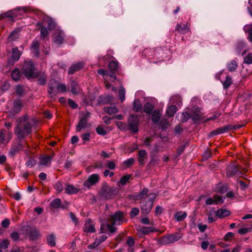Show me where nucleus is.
Listing matches in <instances>:
<instances>
[{
    "instance_id": "f257e3e1",
    "label": "nucleus",
    "mask_w": 252,
    "mask_h": 252,
    "mask_svg": "<svg viewBox=\"0 0 252 252\" xmlns=\"http://www.w3.org/2000/svg\"><path fill=\"white\" fill-rule=\"evenodd\" d=\"M31 131L32 124L26 116L17 120L14 130L16 138L23 140L30 134Z\"/></svg>"
},
{
    "instance_id": "f03ea898",
    "label": "nucleus",
    "mask_w": 252,
    "mask_h": 252,
    "mask_svg": "<svg viewBox=\"0 0 252 252\" xmlns=\"http://www.w3.org/2000/svg\"><path fill=\"white\" fill-rule=\"evenodd\" d=\"M22 72L29 79L35 78L37 76L35 65L31 61L24 62L22 67Z\"/></svg>"
},
{
    "instance_id": "7ed1b4c3",
    "label": "nucleus",
    "mask_w": 252,
    "mask_h": 252,
    "mask_svg": "<svg viewBox=\"0 0 252 252\" xmlns=\"http://www.w3.org/2000/svg\"><path fill=\"white\" fill-rule=\"evenodd\" d=\"M156 195L155 193H151L149 194L148 197L149 200H142L140 202L141 209L143 211V213L146 214H148L150 212L152 206L153 201L156 198Z\"/></svg>"
},
{
    "instance_id": "20e7f679",
    "label": "nucleus",
    "mask_w": 252,
    "mask_h": 252,
    "mask_svg": "<svg viewBox=\"0 0 252 252\" xmlns=\"http://www.w3.org/2000/svg\"><path fill=\"white\" fill-rule=\"evenodd\" d=\"M116 193V189L115 188L108 186L106 184L103 185L99 191L100 196L106 199L111 198Z\"/></svg>"
},
{
    "instance_id": "39448f33",
    "label": "nucleus",
    "mask_w": 252,
    "mask_h": 252,
    "mask_svg": "<svg viewBox=\"0 0 252 252\" xmlns=\"http://www.w3.org/2000/svg\"><path fill=\"white\" fill-rule=\"evenodd\" d=\"M182 237L181 234L177 233L163 236L159 239L158 242L161 245H167L180 240Z\"/></svg>"
},
{
    "instance_id": "423d86ee",
    "label": "nucleus",
    "mask_w": 252,
    "mask_h": 252,
    "mask_svg": "<svg viewBox=\"0 0 252 252\" xmlns=\"http://www.w3.org/2000/svg\"><path fill=\"white\" fill-rule=\"evenodd\" d=\"M23 148V142L22 139L15 138L13 142L12 146L9 151V155L11 157L14 156L18 152Z\"/></svg>"
},
{
    "instance_id": "0eeeda50",
    "label": "nucleus",
    "mask_w": 252,
    "mask_h": 252,
    "mask_svg": "<svg viewBox=\"0 0 252 252\" xmlns=\"http://www.w3.org/2000/svg\"><path fill=\"white\" fill-rule=\"evenodd\" d=\"M162 49L160 47H158L156 49L146 48L143 52V54L148 59H152L155 57L159 58V54L162 52Z\"/></svg>"
},
{
    "instance_id": "6e6552de",
    "label": "nucleus",
    "mask_w": 252,
    "mask_h": 252,
    "mask_svg": "<svg viewBox=\"0 0 252 252\" xmlns=\"http://www.w3.org/2000/svg\"><path fill=\"white\" fill-rule=\"evenodd\" d=\"M58 86L59 82L55 79H51L48 84V93L51 98L56 96L59 93Z\"/></svg>"
},
{
    "instance_id": "1a4fd4ad",
    "label": "nucleus",
    "mask_w": 252,
    "mask_h": 252,
    "mask_svg": "<svg viewBox=\"0 0 252 252\" xmlns=\"http://www.w3.org/2000/svg\"><path fill=\"white\" fill-rule=\"evenodd\" d=\"M139 119L136 115H131L128 119L129 130L133 133L138 131Z\"/></svg>"
},
{
    "instance_id": "9d476101",
    "label": "nucleus",
    "mask_w": 252,
    "mask_h": 252,
    "mask_svg": "<svg viewBox=\"0 0 252 252\" xmlns=\"http://www.w3.org/2000/svg\"><path fill=\"white\" fill-rule=\"evenodd\" d=\"M123 213L120 211H118L114 215L110 216L108 220L113 224H121L123 223Z\"/></svg>"
},
{
    "instance_id": "9b49d317",
    "label": "nucleus",
    "mask_w": 252,
    "mask_h": 252,
    "mask_svg": "<svg viewBox=\"0 0 252 252\" xmlns=\"http://www.w3.org/2000/svg\"><path fill=\"white\" fill-rule=\"evenodd\" d=\"M21 55V52L19 50L17 47H15L12 48V55L8 60V63L9 65H13L15 62H17Z\"/></svg>"
},
{
    "instance_id": "f8f14e48",
    "label": "nucleus",
    "mask_w": 252,
    "mask_h": 252,
    "mask_svg": "<svg viewBox=\"0 0 252 252\" xmlns=\"http://www.w3.org/2000/svg\"><path fill=\"white\" fill-rule=\"evenodd\" d=\"M239 127L236 126H232V125H227L222 127H219L217 129L212 131L210 133V136L216 135L219 134H221L228 131L230 129H236Z\"/></svg>"
},
{
    "instance_id": "ddd939ff",
    "label": "nucleus",
    "mask_w": 252,
    "mask_h": 252,
    "mask_svg": "<svg viewBox=\"0 0 252 252\" xmlns=\"http://www.w3.org/2000/svg\"><path fill=\"white\" fill-rule=\"evenodd\" d=\"M23 106L22 102L20 99L14 101L12 110L9 112V115L13 117L15 114L19 113Z\"/></svg>"
},
{
    "instance_id": "4468645a",
    "label": "nucleus",
    "mask_w": 252,
    "mask_h": 252,
    "mask_svg": "<svg viewBox=\"0 0 252 252\" xmlns=\"http://www.w3.org/2000/svg\"><path fill=\"white\" fill-rule=\"evenodd\" d=\"M223 200L221 196L215 194L213 197H208L206 199L205 203L207 205L215 204L217 205L219 203H222Z\"/></svg>"
},
{
    "instance_id": "2eb2a0df",
    "label": "nucleus",
    "mask_w": 252,
    "mask_h": 252,
    "mask_svg": "<svg viewBox=\"0 0 252 252\" xmlns=\"http://www.w3.org/2000/svg\"><path fill=\"white\" fill-rule=\"evenodd\" d=\"M83 231L86 233H94L95 231L94 224L90 219H87L85 221Z\"/></svg>"
},
{
    "instance_id": "dca6fc26",
    "label": "nucleus",
    "mask_w": 252,
    "mask_h": 252,
    "mask_svg": "<svg viewBox=\"0 0 252 252\" xmlns=\"http://www.w3.org/2000/svg\"><path fill=\"white\" fill-rule=\"evenodd\" d=\"M64 33L59 30L55 31L53 35L54 42L58 44H62L63 42Z\"/></svg>"
},
{
    "instance_id": "f3484780",
    "label": "nucleus",
    "mask_w": 252,
    "mask_h": 252,
    "mask_svg": "<svg viewBox=\"0 0 252 252\" xmlns=\"http://www.w3.org/2000/svg\"><path fill=\"white\" fill-rule=\"evenodd\" d=\"M99 180V176L97 174H94L89 176L87 181L84 182V185L86 187H90L97 183Z\"/></svg>"
},
{
    "instance_id": "a211bd4d",
    "label": "nucleus",
    "mask_w": 252,
    "mask_h": 252,
    "mask_svg": "<svg viewBox=\"0 0 252 252\" xmlns=\"http://www.w3.org/2000/svg\"><path fill=\"white\" fill-rule=\"evenodd\" d=\"M175 31H177L180 33L185 34L189 32L190 27L188 23L183 25H181V24H177Z\"/></svg>"
},
{
    "instance_id": "6ab92c4d",
    "label": "nucleus",
    "mask_w": 252,
    "mask_h": 252,
    "mask_svg": "<svg viewBox=\"0 0 252 252\" xmlns=\"http://www.w3.org/2000/svg\"><path fill=\"white\" fill-rule=\"evenodd\" d=\"M87 116L88 115L80 119V121L76 128L77 131L80 132L83 129H85L88 123Z\"/></svg>"
},
{
    "instance_id": "aec40b11",
    "label": "nucleus",
    "mask_w": 252,
    "mask_h": 252,
    "mask_svg": "<svg viewBox=\"0 0 252 252\" xmlns=\"http://www.w3.org/2000/svg\"><path fill=\"white\" fill-rule=\"evenodd\" d=\"M84 67V63L81 62L77 63H76L73 64L72 65L70 66L69 68L68 73L69 74H72L74 73L75 72L79 71L81 69Z\"/></svg>"
},
{
    "instance_id": "412c9836",
    "label": "nucleus",
    "mask_w": 252,
    "mask_h": 252,
    "mask_svg": "<svg viewBox=\"0 0 252 252\" xmlns=\"http://www.w3.org/2000/svg\"><path fill=\"white\" fill-rule=\"evenodd\" d=\"M239 166L230 165L227 168L226 175L228 177H231L236 173H239Z\"/></svg>"
},
{
    "instance_id": "4be33fe9",
    "label": "nucleus",
    "mask_w": 252,
    "mask_h": 252,
    "mask_svg": "<svg viewBox=\"0 0 252 252\" xmlns=\"http://www.w3.org/2000/svg\"><path fill=\"white\" fill-rule=\"evenodd\" d=\"M30 238L33 240H37L40 237L39 231L35 228H31L28 231Z\"/></svg>"
},
{
    "instance_id": "5701e85b",
    "label": "nucleus",
    "mask_w": 252,
    "mask_h": 252,
    "mask_svg": "<svg viewBox=\"0 0 252 252\" xmlns=\"http://www.w3.org/2000/svg\"><path fill=\"white\" fill-rule=\"evenodd\" d=\"M138 162L140 165H143L145 164V159L147 158V153L144 150H141L138 153Z\"/></svg>"
},
{
    "instance_id": "b1692460",
    "label": "nucleus",
    "mask_w": 252,
    "mask_h": 252,
    "mask_svg": "<svg viewBox=\"0 0 252 252\" xmlns=\"http://www.w3.org/2000/svg\"><path fill=\"white\" fill-rule=\"evenodd\" d=\"M230 212L226 209H219L216 212V215L219 218H224L230 215Z\"/></svg>"
},
{
    "instance_id": "393cba45",
    "label": "nucleus",
    "mask_w": 252,
    "mask_h": 252,
    "mask_svg": "<svg viewBox=\"0 0 252 252\" xmlns=\"http://www.w3.org/2000/svg\"><path fill=\"white\" fill-rule=\"evenodd\" d=\"M39 42L36 40L33 41L31 45V49L32 50V53L36 56L39 55Z\"/></svg>"
},
{
    "instance_id": "a878e982",
    "label": "nucleus",
    "mask_w": 252,
    "mask_h": 252,
    "mask_svg": "<svg viewBox=\"0 0 252 252\" xmlns=\"http://www.w3.org/2000/svg\"><path fill=\"white\" fill-rule=\"evenodd\" d=\"M37 25L39 27L40 29V36L42 38H45L48 35V32L46 27L43 26V24L42 23L38 22Z\"/></svg>"
},
{
    "instance_id": "bb28decb",
    "label": "nucleus",
    "mask_w": 252,
    "mask_h": 252,
    "mask_svg": "<svg viewBox=\"0 0 252 252\" xmlns=\"http://www.w3.org/2000/svg\"><path fill=\"white\" fill-rule=\"evenodd\" d=\"M148 189L147 188H144L137 195V199L143 200H149L148 194Z\"/></svg>"
},
{
    "instance_id": "cd10ccee",
    "label": "nucleus",
    "mask_w": 252,
    "mask_h": 252,
    "mask_svg": "<svg viewBox=\"0 0 252 252\" xmlns=\"http://www.w3.org/2000/svg\"><path fill=\"white\" fill-rule=\"evenodd\" d=\"M158 231L157 229L151 226L147 227V226H144L141 227L140 230L139 232L142 233L143 234L147 235L149 234L150 232H154Z\"/></svg>"
},
{
    "instance_id": "c85d7f7f",
    "label": "nucleus",
    "mask_w": 252,
    "mask_h": 252,
    "mask_svg": "<svg viewBox=\"0 0 252 252\" xmlns=\"http://www.w3.org/2000/svg\"><path fill=\"white\" fill-rule=\"evenodd\" d=\"M43 26L46 27L48 30H52L55 28V24L51 19H47L44 21Z\"/></svg>"
},
{
    "instance_id": "c756f323",
    "label": "nucleus",
    "mask_w": 252,
    "mask_h": 252,
    "mask_svg": "<svg viewBox=\"0 0 252 252\" xmlns=\"http://www.w3.org/2000/svg\"><path fill=\"white\" fill-rule=\"evenodd\" d=\"M177 111V108L176 105H170L167 108L166 110V116L169 117H171L174 115Z\"/></svg>"
},
{
    "instance_id": "7c9ffc66",
    "label": "nucleus",
    "mask_w": 252,
    "mask_h": 252,
    "mask_svg": "<svg viewBox=\"0 0 252 252\" xmlns=\"http://www.w3.org/2000/svg\"><path fill=\"white\" fill-rule=\"evenodd\" d=\"M244 31L248 33V39L252 42V25H246L244 27Z\"/></svg>"
},
{
    "instance_id": "2f4dec72",
    "label": "nucleus",
    "mask_w": 252,
    "mask_h": 252,
    "mask_svg": "<svg viewBox=\"0 0 252 252\" xmlns=\"http://www.w3.org/2000/svg\"><path fill=\"white\" fill-rule=\"evenodd\" d=\"M161 116L160 111L155 110L153 111L152 116V120L154 123H158Z\"/></svg>"
},
{
    "instance_id": "473e14b6",
    "label": "nucleus",
    "mask_w": 252,
    "mask_h": 252,
    "mask_svg": "<svg viewBox=\"0 0 252 252\" xmlns=\"http://www.w3.org/2000/svg\"><path fill=\"white\" fill-rule=\"evenodd\" d=\"M20 32L19 30H16L14 31H13L10 35L8 37V41H13L16 40H17L18 38H19V33Z\"/></svg>"
},
{
    "instance_id": "72a5a7b5",
    "label": "nucleus",
    "mask_w": 252,
    "mask_h": 252,
    "mask_svg": "<svg viewBox=\"0 0 252 252\" xmlns=\"http://www.w3.org/2000/svg\"><path fill=\"white\" fill-rule=\"evenodd\" d=\"M238 67V64L235 61L232 60L230 63H228L227 68L229 71L234 72Z\"/></svg>"
},
{
    "instance_id": "f704fd0d",
    "label": "nucleus",
    "mask_w": 252,
    "mask_h": 252,
    "mask_svg": "<svg viewBox=\"0 0 252 252\" xmlns=\"http://www.w3.org/2000/svg\"><path fill=\"white\" fill-rule=\"evenodd\" d=\"M78 190L76 188L70 185H67L65 189V192L69 194L76 193Z\"/></svg>"
},
{
    "instance_id": "c9c22d12",
    "label": "nucleus",
    "mask_w": 252,
    "mask_h": 252,
    "mask_svg": "<svg viewBox=\"0 0 252 252\" xmlns=\"http://www.w3.org/2000/svg\"><path fill=\"white\" fill-rule=\"evenodd\" d=\"M191 118L194 123H197L203 120V115L200 112L193 113Z\"/></svg>"
},
{
    "instance_id": "e433bc0d",
    "label": "nucleus",
    "mask_w": 252,
    "mask_h": 252,
    "mask_svg": "<svg viewBox=\"0 0 252 252\" xmlns=\"http://www.w3.org/2000/svg\"><path fill=\"white\" fill-rule=\"evenodd\" d=\"M154 109V106L150 103H147L144 105L143 110L147 114H151Z\"/></svg>"
},
{
    "instance_id": "4c0bfd02",
    "label": "nucleus",
    "mask_w": 252,
    "mask_h": 252,
    "mask_svg": "<svg viewBox=\"0 0 252 252\" xmlns=\"http://www.w3.org/2000/svg\"><path fill=\"white\" fill-rule=\"evenodd\" d=\"M119 63L116 61H112L109 63V68L114 73L118 69Z\"/></svg>"
},
{
    "instance_id": "58836bf2",
    "label": "nucleus",
    "mask_w": 252,
    "mask_h": 252,
    "mask_svg": "<svg viewBox=\"0 0 252 252\" xmlns=\"http://www.w3.org/2000/svg\"><path fill=\"white\" fill-rule=\"evenodd\" d=\"M104 111L109 115H113L118 112V109L116 106L105 107Z\"/></svg>"
},
{
    "instance_id": "ea45409f",
    "label": "nucleus",
    "mask_w": 252,
    "mask_h": 252,
    "mask_svg": "<svg viewBox=\"0 0 252 252\" xmlns=\"http://www.w3.org/2000/svg\"><path fill=\"white\" fill-rule=\"evenodd\" d=\"M11 77L12 79L17 81L20 79L21 74L18 68H15L11 73Z\"/></svg>"
},
{
    "instance_id": "a19ab883",
    "label": "nucleus",
    "mask_w": 252,
    "mask_h": 252,
    "mask_svg": "<svg viewBox=\"0 0 252 252\" xmlns=\"http://www.w3.org/2000/svg\"><path fill=\"white\" fill-rule=\"evenodd\" d=\"M187 216V213L185 212H178L175 214V218L178 221H180L184 220Z\"/></svg>"
},
{
    "instance_id": "79ce46f5",
    "label": "nucleus",
    "mask_w": 252,
    "mask_h": 252,
    "mask_svg": "<svg viewBox=\"0 0 252 252\" xmlns=\"http://www.w3.org/2000/svg\"><path fill=\"white\" fill-rule=\"evenodd\" d=\"M51 163V158L49 156L41 157L40 158L39 164L47 166Z\"/></svg>"
},
{
    "instance_id": "37998d69",
    "label": "nucleus",
    "mask_w": 252,
    "mask_h": 252,
    "mask_svg": "<svg viewBox=\"0 0 252 252\" xmlns=\"http://www.w3.org/2000/svg\"><path fill=\"white\" fill-rule=\"evenodd\" d=\"M245 52H243L244 63L250 64L252 63V53H249L244 56Z\"/></svg>"
},
{
    "instance_id": "c03bdc74",
    "label": "nucleus",
    "mask_w": 252,
    "mask_h": 252,
    "mask_svg": "<svg viewBox=\"0 0 252 252\" xmlns=\"http://www.w3.org/2000/svg\"><path fill=\"white\" fill-rule=\"evenodd\" d=\"M232 84V80L230 76H226L224 82L223 83V86L224 89H228L230 86Z\"/></svg>"
},
{
    "instance_id": "a18cd8bd",
    "label": "nucleus",
    "mask_w": 252,
    "mask_h": 252,
    "mask_svg": "<svg viewBox=\"0 0 252 252\" xmlns=\"http://www.w3.org/2000/svg\"><path fill=\"white\" fill-rule=\"evenodd\" d=\"M47 243L51 247H54L56 245L55 243V236L53 234L49 235L47 238Z\"/></svg>"
},
{
    "instance_id": "49530a36",
    "label": "nucleus",
    "mask_w": 252,
    "mask_h": 252,
    "mask_svg": "<svg viewBox=\"0 0 252 252\" xmlns=\"http://www.w3.org/2000/svg\"><path fill=\"white\" fill-rule=\"evenodd\" d=\"M126 91L123 86H121L118 92V95L121 101L123 102L125 99Z\"/></svg>"
},
{
    "instance_id": "de8ad7c7",
    "label": "nucleus",
    "mask_w": 252,
    "mask_h": 252,
    "mask_svg": "<svg viewBox=\"0 0 252 252\" xmlns=\"http://www.w3.org/2000/svg\"><path fill=\"white\" fill-rule=\"evenodd\" d=\"M133 110L135 112H140L142 110V104L139 100H134L133 102Z\"/></svg>"
},
{
    "instance_id": "09e8293b",
    "label": "nucleus",
    "mask_w": 252,
    "mask_h": 252,
    "mask_svg": "<svg viewBox=\"0 0 252 252\" xmlns=\"http://www.w3.org/2000/svg\"><path fill=\"white\" fill-rule=\"evenodd\" d=\"M9 243V241L6 239L1 241L0 242V252H2L1 249H5L8 248Z\"/></svg>"
},
{
    "instance_id": "8fccbe9b",
    "label": "nucleus",
    "mask_w": 252,
    "mask_h": 252,
    "mask_svg": "<svg viewBox=\"0 0 252 252\" xmlns=\"http://www.w3.org/2000/svg\"><path fill=\"white\" fill-rule=\"evenodd\" d=\"M131 175H126L123 176L119 181V183H120L122 185H126L130 179Z\"/></svg>"
},
{
    "instance_id": "3c124183",
    "label": "nucleus",
    "mask_w": 252,
    "mask_h": 252,
    "mask_svg": "<svg viewBox=\"0 0 252 252\" xmlns=\"http://www.w3.org/2000/svg\"><path fill=\"white\" fill-rule=\"evenodd\" d=\"M71 91L73 94H78V85L74 81H72L71 83Z\"/></svg>"
},
{
    "instance_id": "603ef678",
    "label": "nucleus",
    "mask_w": 252,
    "mask_h": 252,
    "mask_svg": "<svg viewBox=\"0 0 252 252\" xmlns=\"http://www.w3.org/2000/svg\"><path fill=\"white\" fill-rule=\"evenodd\" d=\"M134 162V158H130L124 161L123 164L126 166V167L127 168L132 164H133Z\"/></svg>"
},
{
    "instance_id": "864d4df0",
    "label": "nucleus",
    "mask_w": 252,
    "mask_h": 252,
    "mask_svg": "<svg viewBox=\"0 0 252 252\" xmlns=\"http://www.w3.org/2000/svg\"><path fill=\"white\" fill-rule=\"evenodd\" d=\"M61 204V200L58 198L54 200L51 203V205L53 208H59Z\"/></svg>"
},
{
    "instance_id": "5fc2aeb1",
    "label": "nucleus",
    "mask_w": 252,
    "mask_h": 252,
    "mask_svg": "<svg viewBox=\"0 0 252 252\" xmlns=\"http://www.w3.org/2000/svg\"><path fill=\"white\" fill-rule=\"evenodd\" d=\"M139 210L137 208H132L130 212V216L131 218H133L137 216L139 214Z\"/></svg>"
},
{
    "instance_id": "6e6d98bb",
    "label": "nucleus",
    "mask_w": 252,
    "mask_h": 252,
    "mask_svg": "<svg viewBox=\"0 0 252 252\" xmlns=\"http://www.w3.org/2000/svg\"><path fill=\"white\" fill-rule=\"evenodd\" d=\"M54 188L59 192L62 191L63 189V185L60 182L56 183L54 186Z\"/></svg>"
},
{
    "instance_id": "4d7b16f0",
    "label": "nucleus",
    "mask_w": 252,
    "mask_h": 252,
    "mask_svg": "<svg viewBox=\"0 0 252 252\" xmlns=\"http://www.w3.org/2000/svg\"><path fill=\"white\" fill-rule=\"evenodd\" d=\"M96 131L97 134L101 135H105L106 134V132L105 129L100 126H98L96 128Z\"/></svg>"
},
{
    "instance_id": "13d9d810",
    "label": "nucleus",
    "mask_w": 252,
    "mask_h": 252,
    "mask_svg": "<svg viewBox=\"0 0 252 252\" xmlns=\"http://www.w3.org/2000/svg\"><path fill=\"white\" fill-rule=\"evenodd\" d=\"M106 166L109 169L113 170L116 167V164L113 161H108L106 164Z\"/></svg>"
},
{
    "instance_id": "bf43d9fd",
    "label": "nucleus",
    "mask_w": 252,
    "mask_h": 252,
    "mask_svg": "<svg viewBox=\"0 0 252 252\" xmlns=\"http://www.w3.org/2000/svg\"><path fill=\"white\" fill-rule=\"evenodd\" d=\"M190 118L191 117L189 113L186 112L183 113L182 119L183 122H187Z\"/></svg>"
},
{
    "instance_id": "052dcab7",
    "label": "nucleus",
    "mask_w": 252,
    "mask_h": 252,
    "mask_svg": "<svg viewBox=\"0 0 252 252\" xmlns=\"http://www.w3.org/2000/svg\"><path fill=\"white\" fill-rule=\"evenodd\" d=\"M26 164L28 167L32 168L36 164V161L33 159H30L26 162Z\"/></svg>"
},
{
    "instance_id": "680f3d73",
    "label": "nucleus",
    "mask_w": 252,
    "mask_h": 252,
    "mask_svg": "<svg viewBox=\"0 0 252 252\" xmlns=\"http://www.w3.org/2000/svg\"><path fill=\"white\" fill-rule=\"evenodd\" d=\"M6 143V139L3 130L0 131V144Z\"/></svg>"
},
{
    "instance_id": "e2e57ef3",
    "label": "nucleus",
    "mask_w": 252,
    "mask_h": 252,
    "mask_svg": "<svg viewBox=\"0 0 252 252\" xmlns=\"http://www.w3.org/2000/svg\"><path fill=\"white\" fill-rule=\"evenodd\" d=\"M59 93L65 92L67 91L66 87L64 84H60L59 83V86H58Z\"/></svg>"
},
{
    "instance_id": "0e129e2a",
    "label": "nucleus",
    "mask_w": 252,
    "mask_h": 252,
    "mask_svg": "<svg viewBox=\"0 0 252 252\" xmlns=\"http://www.w3.org/2000/svg\"><path fill=\"white\" fill-rule=\"evenodd\" d=\"M115 225V224H113L112 223L110 224L107 223L106 226L110 233H114L116 231V228L114 226Z\"/></svg>"
},
{
    "instance_id": "69168bd1",
    "label": "nucleus",
    "mask_w": 252,
    "mask_h": 252,
    "mask_svg": "<svg viewBox=\"0 0 252 252\" xmlns=\"http://www.w3.org/2000/svg\"><path fill=\"white\" fill-rule=\"evenodd\" d=\"M10 221L8 219H5L1 223V225L3 228H7L9 225Z\"/></svg>"
},
{
    "instance_id": "338daca9",
    "label": "nucleus",
    "mask_w": 252,
    "mask_h": 252,
    "mask_svg": "<svg viewBox=\"0 0 252 252\" xmlns=\"http://www.w3.org/2000/svg\"><path fill=\"white\" fill-rule=\"evenodd\" d=\"M16 92L18 94L22 95L24 94L23 87L20 85L17 86L16 87Z\"/></svg>"
},
{
    "instance_id": "774afa93",
    "label": "nucleus",
    "mask_w": 252,
    "mask_h": 252,
    "mask_svg": "<svg viewBox=\"0 0 252 252\" xmlns=\"http://www.w3.org/2000/svg\"><path fill=\"white\" fill-rule=\"evenodd\" d=\"M251 231V229L249 228H243L241 229H240L238 230V233L242 235H244L246 233H247L249 232H250Z\"/></svg>"
}]
</instances>
